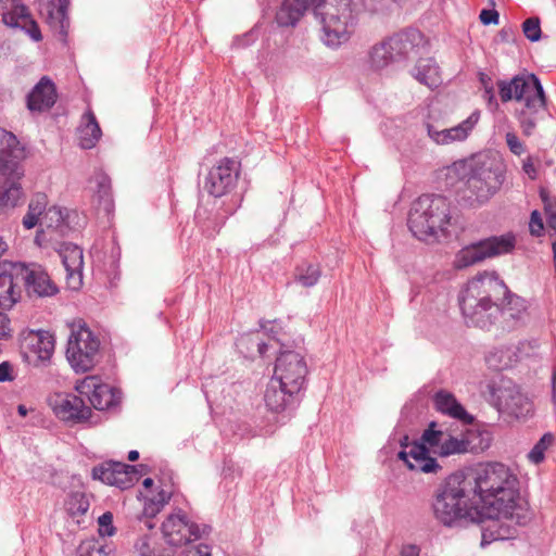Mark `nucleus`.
Here are the masks:
<instances>
[{"label": "nucleus", "instance_id": "nucleus-1", "mask_svg": "<svg viewBox=\"0 0 556 556\" xmlns=\"http://www.w3.org/2000/svg\"><path fill=\"white\" fill-rule=\"evenodd\" d=\"M468 479L484 518H516L517 522L529 519L518 478L508 466L501 463L482 465L476 469L472 479Z\"/></svg>", "mask_w": 556, "mask_h": 556}, {"label": "nucleus", "instance_id": "nucleus-2", "mask_svg": "<svg viewBox=\"0 0 556 556\" xmlns=\"http://www.w3.org/2000/svg\"><path fill=\"white\" fill-rule=\"evenodd\" d=\"M431 510L434 519L447 528L484 518L471 493V482L463 472L450 475L435 488Z\"/></svg>", "mask_w": 556, "mask_h": 556}, {"label": "nucleus", "instance_id": "nucleus-3", "mask_svg": "<svg viewBox=\"0 0 556 556\" xmlns=\"http://www.w3.org/2000/svg\"><path fill=\"white\" fill-rule=\"evenodd\" d=\"M507 288L495 273L484 271L470 279L458 295L462 314L469 326L489 328L506 314L500 301Z\"/></svg>", "mask_w": 556, "mask_h": 556}, {"label": "nucleus", "instance_id": "nucleus-4", "mask_svg": "<svg viewBox=\"0 0 556 556\" xmlns=\"http://www.w3.org/2000/svg\"><path fill=\"white\" fill-rule=\"evenodd\" d=\"M452 170L465 180L462 200L470 207L488 203L504 182L502 167L492 160L459 161L453 164Z\"/></svg>", "mask_w": 556, "mask_h": 556}, {"label": "nucleus", "instance_id": "nucleus-5", "mask_svg": "<svg viewBox=\"0 0 556 556\" xmlns=\"http://www.w3.org/2000/svg\"><path fill=\"white\" fill-rule=\"evenodd\" d=\"M451 219V203L445 197L424 194L412 204L408 227L417 239L435 242L446 236Z\"/></svg>", "mask_w": 556, "mask_h": 556}, {"label": "nucleus", "instance_id": "nucleus-6", "mask_svg": "<svg viewBox=\"0 0 556 556\" xmlns=\"http://www.w3.org/2000/svg\"><path fill=\"white\" fill-rule=\"evenodd\" d=\"M320 40L330 49L345 45L355 31L357 14L351 0H317L313 9Z\"/></svg>", "mask_w": 556, "mask_h": 556}, {"label": "nucleus", "instance_id": "nucleus-7", "mask_svg": "<svg viewBox=\"0 0 556 556\" xmlns=\"http://www.w3.org/2000/svg\"><path fill=\"white\" fill-rule=\"evenodd\" d=\"M437 422L432 421L424 431L419 441L408 443V437L405 435L400 441L401 451L397 458L406 465L412 471L424 473H437L442 469L438 460L430 456L429 447L440 450L445 439V433L441 429H437Z\"/></svg>", "mask_w": 556, "mask_h": 556}, {"label": "nucleus", "instance_id": "nucleus-8", "mask_svg": "<svg viewBox=\"0 0 556 556\" xmlns=\"http://www.w3.org/2000/svg\"><path fill=\"white\" fill-rule=\"evenodd\" d=\"M100 339L83 320L71 324L66 358L76 372H86L97 363Z\"/></svg>", "mask_w": 556, "mask_h": 556}, {"label": "nucleus", "instance_id": "nucleus-9", "mask_svg": "<svg viewBox=\"0 0 556 556\" xmlns=\"http://www.w3.org/2000/svg\"><path fill=\"white\" fill-rule=\"evenodd\" d=\"M497 87L503 102L523 101L526 108L533 111H539L545 105L543 87L534 74H522L510 80H498Z\"/></svg>", "mask_w": 556, "mask_h": 556}, {"label": "nucleus", "instance_id": "nucleus-10", "mask_svg": "<svg viewBox=\"0 0 556 556\" xmlns=\"http://www.w3.org/2000/svg\"><path fill=\"white\" fill-rule=\"evenodd\" d=\"M489 402L500 414L520 418L531 409V403L508 378L500 377L491 380L488 386Z\"/></svg>", "mask_w": 556, "mask_h": 556}, {"label": "nucleus", "instance_id": "nucleus-11", "mask_svg": "<svg viewBox=\"0 0 556 556\" xmlns=\"http://www.w3.org/2000/svg\"><path fill=\"white\" fill-rule=\"evenodd\" d=\"M515 245L516 237L511 232L493 236L463 248L456 254L454 265L463 269L486 258L510 253Z\"/></svg>", "mask_w": 556, "mask_h": 556}, {"label": "nucleus", "instance_id": "nucleus-12", "mask_svg": "<svg viewBox=\"0 0 556 556\" xmlns=\"http://www.w3.org/2000/svg\"><path fill=\"white\" fill-rule=\"evenodd\" d=\"M20 343L24 359L33 366H40L50 361L55 340L48 330L24 329L20 333Z\"/></svg>", "mask_w": 556, "mask_h": 556}, {"label": "nucleus", "instance_id": "nucleus-13", "mask_svg": "<svg viewBox=\"0 0 556 556\" xmlns=\"http://www.w3.org/2000/svg\"><path fill=\"white\" fill-rule=\"evenodd\" d=\"M307 365L304 357L294 351L282 352L276 359L271 379L282 386L301 391L305 383Z\"/></svg>", "mask_w": 556, "mask_h": 556}, {"label": "nucleus", "instance_id": "nucleus-14", "mask_svg": "<svg viewBox=\"0 0 556 556\" xmlns=\"http://www.w3.org/2000/svg\"><path fill=\"white\" fill-rule=\"evenodd\" d=\"M301 391L282 386L277 380L270 379L264 394L266 407L277 414L279 421L289 419L300 404Z\"/></svg>", "mask_w": 556, "mask_h": 556}, {"label": "nucleus", "instance_id": "nucleus-15", "mask_svg": "<svg viewBox=\"0 0 556 556\" xmlns=\"http://www.w3.org/2000/svg\"><path fill=\"white\" fill-rule=\"evenodd\" d=\"M75 389L80 395H86L90 404L98 410L113 409L121 402L119 390L101 383L96 376L85 377L76 383Z\"/></svg>", "mask_w": 556, "mask_h": 556}, {"label": "nucleus", "instance_id": "nucleus-16", "mask_svg": "<svg viewBox=\"0 0 556 556\" xmlns=\"http://www.w3.org/2000/svg\"><path fill=\"white\" fill-rule=\"evenodd\" d=\"M48 405L60 420L73 425L87 421L91 415L90 407L73 393L51 394L48 397Z\"/></svg>", "mask_w": 556, "mask_h": 556}, {"label": "nucleus", "instance_id": "nucleus-17", "mask_svg": "<svg viewBox=\"0 0 556 556\" xmlns=\"http://www.w3.org/2000/svg\"><path fill=\"white\" fill-rule=\"evenodd\" d=\"M239 170V163L236 160L224 157L208 172L204 188L211 195L220 198L236 186Z\"/></svg>", "mask_w": 556, "mask_h": 556}, {"label": "nucleus", "instance_id": "nucleus-18", "mask_svg": "<svg viewBox=\"0 0 556 556\" xmlns=\"http://www.w3.org/2000/svg\"><path fill=\"white\" fill-rule=\"evenodd\" d=\"M1 16L5 25L25 31L34 41L41 40V33L21 0H0Z\"/></svg>", "mask_w": 556, "mask_h": 556}, {"label": "nucleus", "instance_id": "nucleus-19", "mask_svg": "<svg viewBox=\"0 0 556 556\" xmlns=\"http://www.w3.org/2000/svg\"><path fill=\"white\" fill-rule=\"evenodd\" d=\"M92 478L125 490L138 481V467L125 463L105 462L92 469Z\"/></svg>", "mask_w": 556, "mask_h": 556}, {"label": "nucleus", "instance_id": "nucleus-20", "mask_svg": "<svg viewBox=\"0 0 556 556\" xmlns=\"http://www.w3.org/2000/svg\"><path fill=\"white\" fill-rule=\"evenodd\" d=\"M162 532L167 543L173 546H181L201 535L199 527L190 522L181 510L167 517L162 525Z\"/></svg>", "mask_w": 556, "mask_h": 556}, {"label": "nucleus", "instance_id": "nucleus-21", "mask_svg": "<svg viewBox=\"0 0 556 556\" xmlns=\"http://www.w3.org/2000/svg\"><path fill=\"white\" fill-rule=\"evenodd\" d=\"M24 150L17 138L10 131L0 128V174L23 175L21 160Z\"/></svg>", "mask_w": 556, "mask_h": 556}, {"label": "nucleus", "instance_id": "nucleus-22", "mask_svg": "<svg viewBox=\"0 0 556 556\" xmlns=\"http://www.w3.org/2000/svg\"><path fill=\"white\" fill-rule=\"evenodd\" d=\"M66 271V283L72 290L83 286L84 254L81 248L73 243H63L59 250Z\"/></svg>", "mask_w": 556, "mask_h": 556}, {"label": "nucleus", "instance_id": "nucleus-23", "mask_svg": "<svg viewBox=\"0 0 556 556\" xmlns=\"http://www.w3.org/2000/svg\"><path fill=\"white\" fill-rule=\"evenodd\" d=\"M70 0H39V12L46 18L50 27L65 41L70 21L67 8Z\"/></svg>", "mask_w": 556, "mask_h": 556}, {"label": "nucleus", "instance_id": "nucleus-24", "mask_svg": "<svg viewBox=\"0 0 556 556\" xmlns=\"http://www.w3.org/2000/svg\"><path fill=\"white\" fill-rule=\"evenodd\" d=\"M480 118L479 111L472 112L460 124L451 128H440L431 124H427L429 137L438 144H450L455 141L465 140L469 132L473 129Z\"/></svg>", "mask_w": 556, "mask_h": 556}, {"label": "nucleus", "instance_id": "nucleus-25", "mask_svg": "<svg viewBox=\"0 0 556 556\" xmlns=\"http://www.w3.org/2000/svg\"><path fill=\"white\" fill-rule=\"evenodd\" d=\"M56 99L54 83L48 76H42L27 94L26 105L31 113H42L49 111Z\"/></svg>", "mask_w": 556, "mask_h": 556}, {"label": "nucleus", "instance_id": "nucleus-26", "mask_svg": "<svg viewBox=\"0 0 556 556\" xmlns=\"http://www.w3.org/2000/svg\"><path fill=\"white\" fill-rule=\"evenodd\" d=\"M24 279L27 293L30 296L48 298L59 292L58 286L40 265H33L27 269Z\"/></svg>", "mask_w": 556, "mask_h": 556}, {"label": "nucleus", "instance_id": "nucleus-27", "mask_svg": "<svg viewBox=\"0 0 556 556\" xmlns=\"http://www.w3.org/2000/svg\"><path fill=\"white\" fill-rule=\"evenodd\" d=\"M434 407L438 412L457 419L465 425H470L473 421L472 415H470L465 407L456 400L454 394L446 390H440L433 395Z\"/></svg>", "mask_w": 556, "mask_h": 556}, {"label": "nucleus", "instance_id": "nucleus-28", "mask_svg": "<svg viewBox=\"0 0 556 556\" xmlns=\"http://www.w3.org/2000/svg\"><path fill=\"white\" fill-rule=\"evenodd\" d=\"M490 522L482 531L481 545H488L493 541H505L514 538L516 530L511 526L521 525L516 518H489Z\"/></svg>", "mask_w": 556, "mask_h": 556}, {"label": "nucleus", "instance_id": "nucleus-29", "mask_svg": "<svg viewBox=\"0 0 556 556\" xmlns=\"http://www.w3.org/2000/svg\"><path fill=\"white\" fill-rule=\"evenodd\" d=\"M317 0H282L276 12V22L279 26H294L309 4L315 5Z\"/></svg>", "mask_w": 556, "mask_h": 556}, {"label": "nucleus", "instance_id": "nucleus-30", "mask_svg": "<svg viewBox=\"0 0 556 556\" xmlns=\"http://www.w3.org/2000/svg\"><path fill=\"white\" fill-rule=\"evenodd\" d=\"M23 175L0 174V215L7 208L17 205L22 197V187L18 182Z\"/></svg>", "mask_w": 556, "mask_h": 556}, {"label": "nucleus", "instance_id": "nucleus-31", "mask_svg": "<svg viewBox=\"0 0 556 556\" xmlns=\"http://www.w3.org/2000/svg\"><path fill=\"white\" fill-rule=\"evenodd\" d=\"M418 39H420V33L415 29H409L394 34L389 37L386 42L389 50L392 51L394 61L399 62L408 55Z\"/></svg>", "mask_w": 556, "mask_h": 556}, {"label": "nucleus", "instance_id": "nucleus-32", "mask_svg": "<svg viewBox=\"0 0 556 556\" xmlns=\"http://www.w3.org/2000/svg\"><path fill=\"white\" fill-rule=\"evenodd\" d=\"M102 131L92 111H87L81 117L78 128L79 146L83 149L93 148L101 138Z\"/></svg>", "mask_w": 556, "mask_h": 556}, {"label": "nucleus", "instance_id": "nucleus-33", "mask_svg": "<svg viewBox=\"0 0 556 556\" xmlns=\"http://www.w3.org/2000/svg\"><path fill=\"white\" fill-rule=\"evenodd\" d=\"M413 76L429 88L440 85V67L432 58L419 59L413 70Z\"/></svg>", "mask_w": 556, "mask_h": 556}, {"label": "nucleus", "instance_id": "nucleus-34", "mask_svg": "<svg viewBox=\"0 0 556 556\" xmlns=\"http://www.w3.org/2000/svg\"><path fill=\"white\" fill-rule=\"evenodd\" d=\"M90 182L96 185L94 194L99 204L102 205L105 213L110 214L113 210L110 177L102 172H97L90 179Z\"/></svg>", "mask_w": 556, "mask_h": 556}, {"label": "nucleus", "instance_id": "nucleus-35", "mask_svg": "<svg viewBox=\"0 0 556 556\" xmlns=\"http://www.w3.org/2000/svg\"><path fill=\"white\" fill-rule=\"evenodd\" d=\"M471 451L472 446L468 434H462L460 437L446 434L441 448L434 450V453L441 457H448L451 455L465 454Z\"/></svg>", "mask_w": 556, "mask_h": 556}, {"label": "nucleus", "instance_id": "nucleus-36", "mask_svg": "<svg viewBox=\"0 0 556 556\" xmlns=\"http://www.w3.org/2000/svg\"><path fill=\"white\" fill-rule=\"evenodd\" d=\"M48 199L43 193H36L29 201L28 210L23 217L22 224L26 229H33L38 225L40 217L47 211Z\"/></svg>", "mask_w": 556, "mask_h": 556}, {"label": "nucleus", "instance_id": "nucleus-37", "mask_svg": "<svg viewBox=\"0 0 556 556\" xmlns=\"http://www.w3.org/2000/svg\"><path fill=\"white\" fill-rule=\"evenodd\" d=\"M17 301L13 276L0 268V306L2 308L12 307Z\"/></svg>", "mask_w": 556, "mask_h": 556}, {"label": "nucleus", "instance_id": "nucleus-38", "mask_svg": "<svg viewBox=\"0 0 556 556\" xmlns=\"http://www.w3.org/2000/svg\"><path fill=\"white\" fill-rule=\"evenodd\" d=\"M369 62L370 66L375 70H383L390 64L395 63L392 51L389 50L386 40L371 48Z\"/></svg>", "mask_w": 556, "mask_h": 556}, {"label": "nucleus", "instance_id": "nucleus-39", "mask_svg": "<svg viewBox=\"0 0 556 556\" xmlns=\"http://www.w3.org/2000/svg\"><path fill=\"white\" fill-rule=\"evenodd\" d=\"M89 506L88 496L80 491L70 493L65 501V509L73 517L85 515Z\"/></svg>", "mask_w": 556, "mask_h": 556}, {"label": "nucleus", "instance_id": "nucleus-40", "mask_svg": "<svg viewBox=\"0 0 556 556\" xmlns=\"http://www.w3.org/2000/svg\"><path fill=\"white\" fill-rule=\"evenodd\" d=\"M510 350L503 346L493 348L485 355L486 365L494 370H503L510 365Z\"/></svg>", "mask_w": 556, "mask_h": 556}, {"label": "nucleus", "instance_id": "nucleus-41", "mask_svg": "<svg viewBox=\"0 0 556 556\" xmlns=\"http://www.w3.org/2000/svg\"><path fill=\"white\" fill-rule=\"evenodd\" d=\"M320 268L315 264H302L295 269V280L303 287L315 286L320 278Z\"/></svg>", "mask_w": 556, "mask_h": 556}, {"label": "nucleus", "instance_id": "nucleus-42", "mask_svg": "<svg viewBox=\"0 0 556 556\" xmlns=\"http://www.w3.org/2000/svg\"><path fill=\"white\" fill-rule=\"evenodd\" d=\"M111 549L99 540L83 541L77 548V556H110Z\"/></svg>", "mask_w": 556, "mask_h": 556}, {"label": "nucleus", "instance_id": "nucleus-43", "mask_svg": "<svg viewBox=\"0 0 556 556\" xmlns=\"http://www.w3.org/2000/svg\"><path fill=\"white\" fill-rule=\"evenodd\" d=\"M554 435L551 432L544 433L528 453V459L532 464H540L545 458V452L553 444Z\"/></svg>", "mask_w": 556, "mask_h": 556}, {"label": "nucleus", "instance_id": "nucleus-44", "mask_svg": "<svg viewBox=\"0 0 556 556\" xmlns=\"http://www.w3.org/2000/svg\"><path fill=\"white\" fill-rule=\"evenodd\" d=\"M64 223L65 213L60 206L56 205L48 207L41 219V224H43L47 228L60 229L61 231Z\"/></svg>", "mask_w": 556, "mask_h": 556}, {"label": "nucleus", "instance_id": "nucleus-45", "mask_svg": "<svg viewBox=\"0 0 556 556\" xmlns=\"http://www.w3.org/2000/svg\"><path fill=\"white\" fill-rule=\"evenodd\" d=\"M522 31L530 41H539L542 35L540 20L538 17L527 18L522 23Z\"/></svg>", "mask_w": 556, "mask_h": 556}, {"label": "nucleus", "instance_id": "nucleus-46", "mask_svg": "<svg viewBox=\"0 0 556 556\" xmlns=\"http://www.w3.org/2000/svg\"><path fill=\"white\" fill-rule=\"evenodd\" d=\"M538 111L528 110L526 108V110H521L518 113V121L526 136H530L536 126V118L534 117V113Z\"/></svg>", "mask_w": 556, "mask_h": 556}, {"label": "nucleus", "instance_id": "nucleus-47", "mask_svg": "<svg viewBox=\"0 0 556 556\" xmlns=\"http://www.w3.org/2000/svg\"><path fill=\"white\" fill-rule=\"evenodd\" d=\"M249 344L256 346L260 356H264L268 348L264 341L258 339V332H254L250 336H243L238 341V348L241 351L244 346L248 348Z\"/></svg>", "mask_w": 556, "mask_h": 556}, {"label": "nucleus", "instance_id": "nucleus-48", "mask_svg": "<svg viewBox=\"0 0 556 556\" xmlns=\"http://www.w3.org/2000/svg\"><path fill=\"white\" fill-rule=\"evenodd\" d=\"M169 495L165 491H161L155 498L150 500L144 505V514L147 516H154L163 506L168 502Z\"/></svg>", "mask_w": 556, "mask_h": 556}, {"label": "nucleus", "instance_id": "nucleus-49", "mask_svg": "<svg viewBox=\"0 0 556 556\" xmlns=\"http://www.w3.org/2000/svg\"><path fill=\"white\" fill-rule=\"evenodd\" d=\"M152 539L150 535L144 534L138 538L135 543V549L140 556H155L154 548L151 544Z\"/></svg>", "mask_w": 556, "mask_h": 556}, {"label": "nucleus", "instance_id": "nucleus-50", "mask_svg": "<svg viewBox=\"0 0 556 556\" xmlns=\"http://www.w3.org/2000/svg\"><path fill=\"white\" fill-rule=\"evenodd\" d=\"M99 533L101 536H111L114 534L113 515L110 511L104 513L99 517Z\"/></svg>", "mask_w": 556, "mask_h": 556}, {"label": "nucleus", "instance_id": "nucleus-51", "mask_svg": "<svg viewBox=\"0 0 556 556\" xmlns=\"http://www.w3.org/2000/svg\"><path fill=\"white\" fill-rule=\"evenodd\" d=\"M506 144L509 151L515 155H521L526 152V147L522 141L517 137V135L513 131H508L505 135Z\"/></svg>", "mask_w": 556, "mask_h": 556}, {"label": "nucleus", "instance_id": "nucleus-52", "mask_svg": "<svg viewBox=\"0 0 556 556\" xmlns=\"http://www.w3.org/2000/svg\"><path fill=\"white\" fill-rule=\"evenodd\" d=\"M542 200L544 202L547 227L549 230H554L556 233V203L548 201L547 198L543 194Z\"/></svg>", "mask_w": 556, "mask_h": 556}, {"label": "nucleus", "instance_id": "nucleus-53", "mask_svg": "<svg viewBox=\"0 0 556 556\" xmlns=\"http://www.w3.org/2000/svg\"><path fill=\"white\" fill-rule=\"evenodd\" d=\"M529 230L532 236L540 237L544 230L543 218L539 211H533L530 216Z\"/></svg>", "mask_w": 556, "mask_h": 556}, {"label": "nucleus", "instance_id": "nucleus-54", "mask_svg": "<svg viewBox=\"0 0 556 556\" xmlns=\"http://www.w3.org/2000/svg\"><path fill=\"white\" fill-rule=\"evenodd\" d=\"M258 34V28H253L243 36L236 38L233 45L238 48H247L256 41Z\"/></svg>", "mask_w": 556, "mask_h": 556}, {"label": "nucleus", "instance_id": "nucleus-55", "mask_svg": "<svg viewBox=\"0 0 556 556\" xmlns=\"http://www.w3.org/2000/svg\"><path fill=\"white\" fill-rule=\"evenodd\" d=\"M479 80L484 89V98L488 99L489 102H493L495 96L491 77L484 73H480Z\"/></svg>", "mask_w": 556, "mask_h": 556}, {"label": "nucleus", "instance_id": "nucleus-56", "mask_svg": "<svg viewBox=\"0 0 556 556\" xmlns=\"http://www.w3.org/2000/svg\"><path fill=\"white\" fill-rule=\"evenodd\" d=\"M223 475L225 478H238L242 476V469L231 459L224 463Z\"/></svg>", "mask_w": 556, "mask_h": 556}, {"label": "nucleus", "instance_id": "nucleus-57", "mask_svg": "<svg viewBox=\"0 0 556 556\" xmlns=\"http://www.w3.org/2000/svg\"><path fill=\"white\" fill-rule=\"evenodd\" d=\"M480 21L484 25H496L500 21L498 12L495 10H482L480 13Z\"/></svg>", "mask_w": 556, "mask_h": 556}, {"label": "nucleus", "instance_id": "nucleus-58", "mask_svg": "<svg viewBox=\"0 0 556 556\" xmlns=\"http://www.w3.org/2000/svg\"><path fill=\"white\" fill-rule=\"evenodd\" d=\"M13 367L9 362H3L0 364V381H12L13 377Z\"/></svg>", "mask_w": 556, "mask_h": 556}, {"label": "nucleus", "instance_id": "nucleus-59", "mask_svg": "<svg viewBox=\"0 0 556 556\" xmlns=\"http://www.w3.org/2000/svg\"><path fill=\"white\" fill-rule=\"evenodd\" d=\"M400 556H420V547L415 544L403 545Z\"/></svg>", "mask_w": 556, "mask_h": 556}, {"label": "nucleus", "instance_id": "nucleus-60", "mask_svg": "<svg viewBox=\"0 0 556 556\" xmlns=\"http://www.w3.org/2000/svg\"><path fill=\"white\" fill-rule=\"evenodd\" d=\"M522 169L528 175V177L530 179L536 178V168H535L531 157H528L527 160L523 161Z\"/></svg>", "mask_w": 556, "mask_h": 556}, {"label": "nucleus", "instance_id": "nucleus-61", "mask_svg": "<svg viewBox=\"0 0 556 556\" xmlns=\"http://www.w3.org/2000/svg\"><path fill=\"white\" fill-rule=\"evenodd\" d=\"M192 556H211V553L208 551V546L206 545H199L194 551L190 552Z\"/></svg>", "mask_w": 556, "mask_h": 556}, {"label": "nucleus", "instance_id": "nucleus-62", "mask_svg": "<svg viewBox=\"0 0 556 556\" xmlns=\"http://www.w3.org/2000/svg\"><path fill=\"white\" fill-rule=\"evenodd\" d=\"M138 458H139V452H138V451L132 450V451H130V452L128 453V459H129L130 462H135V460H137Z\"/></svg>", "mask_w": 556, "mask_h": 556}, {"label": "nucleus", "instance_id": "nucleus-63", "mask_svg": "<svg viewBox=\"0 0 556 556\" xmlns=\"http://www.w3.org/2000/svg\"><path fill=\"white\" fill-rule=\"evenodd\" d=\"M17 413L20 414V416L22 417H25L27 415V408L25 405H18L17 407Z\"/></svg>", "mask_w": 556, "mask_h": 556}, {"label": "nucleus", "instance_id": "nucleus-64", "mask_svg": "<svg viewBox=\"0 0 556 556\" xmlns=\"http://www.w3.org/2000/svg\"><path fill=\"white\" fill-rule=\"evenodd\" d=\"M143 485H144V488H150V486H152V485H153V479H151V478H146V479L143 480Z\"/></svg>", "mask_w": 556, "mask_h": 556}]
</instances>
